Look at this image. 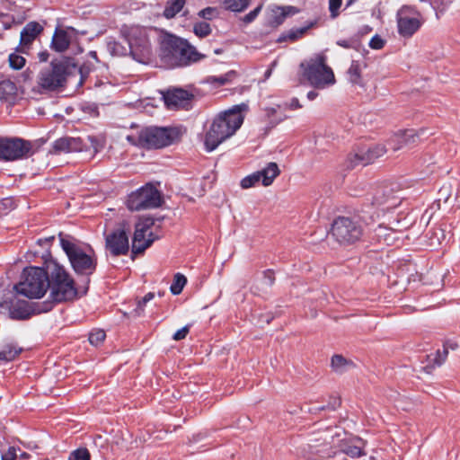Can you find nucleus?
<instances>
[{
    "instance_id": "1",
    "label": "nucleus",
    "mask_w": 460,
    "mask_h": 460,
    "mask_svg": "<svg viewBox=\"0 0 460 460\" xmlns=\"http://www.w3.org/2000/svg\"><path fill=\"white\" fill-rule=\"evenodd\" d=\"M49 274L50 296L56 302L70 301L78 296L85 295L88 290L89 279L86 285L81 289L75 287L74 279L69 276L63 266L56 261L47 263Z\"/></svg>"
},
{
    "instance_id": "2",
    "label": "nucleus",
    "mask_w": 460,
    "mask_h": 460,
    "mask_svg": "<svg viewBox=\"0 0 460 460\" xmlns=\"http://www.w3.org/2000/svg\"><path fill=\"white\" fill-rule=\"evenodd\" d=\"M247 108L246 104L236 105L215 119L207 132L205 144H221L233 136L242 126Z\"/></svg>"
},
{
    "instance_id": "3",
    "label": "nucleus",
    "mask_w": 460,
    "mask_h": 460,
    "mask_svg": "<svg viewBox=\"0 0 460 460\" xmlns=\"http://www.w3.org/2000/svg\"><path fill=\"white\" fill-rule=\"evenodd\" d=\"M364 233L363 217L358 212L337 216L331 225L330 234L341 246L358 243Z\"/></svg>"
},
{
    "instance_id": "4",
    "label": "nucleus",
    "mask_w": 460,
    "mask_h": 460,
    "mask_svg": "<svg viewBox=\"0 0 460 460\" xmlns=\"http://www.w3.org/2000/svg\"><path fill=\"white\" fill-rule=\"evenodd\" d=\"M161 58L167 66H183L190 62H196L202 56L181 40L168 36L161 43Z\"/></svg>"
},
{
    "instance_id": "5",
    "label": "nucleus",
    "mask_w": 460,
    "mask_h": 460,
    "mask_svg": "<svg viewBox=\"0 0 460 460\" xmlns=\"http://www.w3.org/2000/svg\"><path fill=\"white\" fill-rule=\"evenodd\" d=\"M60 245L66 252L75 273L89 276L95 270L97 261L91 254H87L70 235L59 234Z\"/></svg>"
},
{
    "instance_id": "6",
    "label": "nucleus",
    "mask_w": 460,
    "mask_h": 460,
    "mask_svg": "<svg viewBox=\"0 0 460 460\" xmlns=\"http://www.w3.org/2000/svg\"><path fill=\"white\" fill-rule=\"evenodd\" d=\"M303 75L314 89H325L336 83L333 70L327 65V57L323 53H317L309 60Z\"/></svg>"
},
{
    "instance_id": "7",
    "label": "nucleus",
    "mask_w": 460,
    "mask_h": 460,
    "mask_svg": "<svg viewBox=\"0 0 460 460\" xmlns=\"http://www.w3.org/2000/svg\"><path fill=\"white\" fill-rule=\"evenodd\" d=\"M49 286V274L48 270L40 267H30L24 270L22 280L15 286V289L29 298H40L44 296Z\"/></svg>"
},
{
    "instance_id": "8",
    "label": "nucleus",
    "mask_w": 460,
    "mask_h": 460,
    "mask_svg": "<svg viewBox=\"0 0 460 460\" xmlns=\"http://www.w3.org/2000/svg\"><path fill=\"white\" fill-rule=\"evenodd\" d=\"M187 128L181 125L148 127L139 133L140 144H171L186 140Z\"/></svg>"
},
{
    "instance_id": "9",
    "label": "nucleus",
    "mask_w": 460,
    "mask_h": 460,
    "mask_svg": "<svg viewBox=\"0 0 460 460\" xmlns=\"http://www.w3.org/2000/svg\"><path fill=\"white\" fill-rule=\"evenodd\" d=\"M111 146H52L48 151L50 155H64L67 158L90 161L92 159L102 160L110 157Z\"/></svg>"
},
{
    "instance_id": "10",
    "label": "nucleus",
    "mask_w": 460,
    "mask_h": 460,
    "mask_svg": "<svg viewBox=\"0 0 460 460\" xmlns=\"http://www.w3.org/2000/svg\"><path fill=\"white\" fill-rule=\"evenodd\" d=\"M163 196L152 183L131 192L127 199V207L131 211L155 208L162 205Z\"/></svg>"
},
{
    "instance_id": "11",
    "label": "nucleus",
    "mask_w": 460,
    "mask_h": 460,
    "mask_svg": "<svg viewBox=\"0 0 460 460\" xmlns=\"http://www.w3.org/2000/svg\"><path fill=\"white\" fill-rule=\"evenodd\" d=\"M75 69L68 61L51 63V65L40 71L38 76V84L44 89L55 90L63 86L66 77Z\"/></svg>"
},
{
    "instance_id": "12",
    "label": "nucleus",
    "mask_w": 460,
    "mask_h": 460,
    "mask_svg": "<svg viewBox=\"0 0 460 460\" xmlns=\"http://www.w3.org/2000/svg\"><path fill=\"white\" fill-rule=\"evenodd\" d=\"M125 37L132 58L139 63H148L151 58V48L146 30L131 27L125 32Z\"/></svg>"
},
{
    "instance_id": "13",
    "label": "nucleus",
    "mask_w": 460,
    "mask_h": 460,
    "mask_svg": "<svg viewBox=\"0 0 460 460\" xmlns=\"http://www.w3.org/2000/svg\"><path fill=\"white\" fill-rule=\"evenodd\" d=\"M352 153L348 155L346 160L347 169H353L358 165L366 166L386 153L385 146H356Z\"/></svg>"
},
{
    "instance_id": "14",
    "label": "nucleus",
    "mask_w": 460,
    "mask_h": 460,
    "mask_svg": "<svg viewBox=\"0 0 460 460\" xmlns=\"http://www.w3.org/2000/svg\"><path fill=\"white\" fill-rule=\"evenodd\" d=\"M155 220L152 217H142L136 224L132 241V252L142 253L157 238L150 228L155 226Z\"/></svg>"
},
{
    "instance_id": "15",
    "label": "nucleus",
    "mask_w": 460,
    "mask_h": 460,
    "mask_svg": "<svg viewBox=\"0 0 460 460\" xmlns=\"http://www.w3.org/2000/svg\"><path fill=\"white\" fill-rule=\"evenodd\" d=\"M127 231L126 224L122 223L111 233L106 234L105 247L113 256L128 253L129 243Z\"/></svg>"
},
{
    "instance_id": "16",
    "label": "nucleus",
    "mask_w": 460,
    "mask_h": 460,
    "mask_svg": "<svg viewBox=\"0 0 460 460\" xmlns=\"http://www.w3.org/2000/svg\"><path fill=\"white\" fill-rule=\"evenodd\" d=\"M279 172L280 171L276 163H269L265 168L244 177L241 181V187L243 189H249L259 182H261L265 187L270 186Z\"/></svg>"
},
{
    "instance_id": "17",
    "label": "nucleus",
    "mask_w": 460,
    "mask_h": 460,
    "mask_svg": "<svg viewBox=\"0 0 460 460\" xmlns=\"http://www.w3.org/2000/svg\"><path fill=\"white\" fill-rule=\"evenodd\" d=\"M367 442L352 434L344 433V438L338 441V451L351 458H358L366 455L365 447Z\"/></svg>"
},
{
    "instance_id": "18",
    "label": "nucleus",
    "mask_w": 460,
    "mask_h": 460,
    "mask_svg": "<svg viewBox=\"0 0 460 460\" xmlns=\"http://www.w3.org/2000/svg\"><path fill=\"white\" fill-rule=\"evenodd\" d=\"M33 146H0V160L14 161L31 155Z\"/></svg>"
},
{
    "instance_id": "19",
    "label": "nucleus",
    "mask_w": 460,
    "mask_h": 460,
    "mask_svg": "<svg viewBox=\"0 0 460 460\" xmlns=\"http://www.w3.org/2000/svg\"><path fill=\"white\" fill-rule=\"evenodd\" d=\"M190 98L191 94L182 89L170 90L164 96L165 105L171 110L186 108Z\"/></svg>"
},
{
    "instance_id": "20",
    "label": "nucleus",
    "mask_w": 460,
    "mask_h": 460,
    "mask_svg": "<svg viewBox=\"0 0 460 460\" xmlns=\"http://www.w3.org/2000/svg\"><path fill=\"white\" fill-rule=\"evenodd\" d=\"M397 31L403 38H411L419 31L422 25V21L417 17L401 16L396 17Z\"/></svg>"
},
{
    "instance_id": "21",
    "label": "nucleus",
    "mask_w": 460,
    "mask_h": 460,
    "mask_svg": "<svg viewBox=\"0 0 460 460\" xmlns=\"http://www.w3.org/2000/svg\"><path fill=\"white\" fill-rule=\"evenodd\" d=\"M427 128L416 130L414 128L400 129L395 134L396 140L394 144H415L422 142L430 135Z\"/></svg>"
},
{
    "instance_id": "22",
    "label": "nucleus",
    "mask_w": 460,
    "mask_h": 460,
    "mask_svg": "<svg viewBox=\"0 0 460 460\" xmlns=\"http://www.w3.org/2000/svg\"><path fill=\"white\" fill-rule=\"evenodd\" d=\"M42 27L37 22L28 23L21 31L20 47L22 53H26L31 43L41 32Z\"/></svg>"
},
{
    "instance_id": "23",
    "label": "nucleus",
    "mask_w": 460,
    "mask_h": 460,
    "mask_svg": "<svg viewBox=\"0 0 460 460\" xmlns=\"http://www.w3.org/2000/svg\"><path fill=\"white\" fill-rule=\"evenodd\" d=\"M72 38L73 30H56L51 42L52 49L58 52L65 51L68 48Z\"/></svg>"
},
{
    "instance_id": "24",
    "label": "nucleus",
    "mask_w": 460,
    "mask_h": 460,
    "mask_svg": "<svg viewBox=\"0 0 460 460\" xmlns=\"http://www.w3.org/2000/svg\"><path fill=\"white\" fill-rule=\"evenodd\" d=\"M286 9L283 6L270 4L266 10V21L270 26H279L286 18Z\"/></svg>"
},
{
    "instance_id": "25",
    "label": "nucleus",
    "mask_w": 460,
    "mask_h": 460,
    "mask_svg": "<svg viewBox=\"0 0 460 460\" xmlns=\"http://www.w3.org/2000/svg\"><path fill=\"white\" fill-rule=\"evenodd\" d=\"M9 314L14 320H26L31 316L32 310L27 302L18 301L10 306Z\"/></svg>"
},
{
    "instance_id": "26",
    "label": "nucleus",
    "mask_w": 460,
    "mask_h": 460,
    "mask_svg": "<svg viewBox=\"0 0 460 460\" xmlns=\"http://www.w3.org/2000/svg\"><path fill=\"white\" fill-rule=\"evenodd\" d=\"M331 367L336 374L342 375L350 368L355 367V364L351 359L346 358L341 354H334L331 358Z\"/></svg>"
},
{
    "instance_id": "27",
    "label": "nucleus",
    "mask_w": 460,
    "mask_h": 460,
    "mask_svg": "<svg viewBox=\"0 0 460 460\" xmlns=\"http://www.w3.org/2000/svg\"><path fill=\"white\" fill-rule=\"evenodd\" d=\"M318 25V19L306 20L301 26L289 28V41H296L303 38L310 29Z\"/></svg>"
},
{
    "instance_id": "28",
    "label": "nucleus",
    "mask_w": 460,
    "mask_h": 460,
    "mask_svg": "<svg viewBox=\"0 0 460 460\" xmlns=\"http://www.w3.org/2000/svg\"><path fill=\"white\" fill-rule=\"evenodd\" d=\"M347 73L349 75V82L352 84L361 87L364 86L361 76V66L358 61L352 60Z\"/></svg>"
},
{
    "instance_id": "29",
    "label": "nucleus",
    "mask_w": 460,
    "mask_h": 460,
    "mask_svg": "<svg viewBox=\"0 0 460 460\" xmlns=\"http://www.w3.org/2000/svg\"><path fill=\"white\" fill-rule=\"evenodd\" d=\"M22 349L13 343L5 344L2 350H0V360L11 361L13 360L21 352Z\"/></svg>"
},
{
    "instance_id": "30",
    "label": "nucleus",
    "mask_w": 460,
    "mask_h": 460,
    "mask_svg": "<svg viewBox=\"0 0 460 460\" xmlns=\"http://www.w3.org/2000/svg\"><path fill=\"white\" fill-rule=\"evenodd\" d=\"M185 3L186 0H168L164 11V15L167 19L174 17L182 10Z\"/></svg>"
},
{
    "instance_id": "31",
    "label": "nucleus",
    "mask_w": 460,
    "mask_h": 460,
    "mask_svg": "<svg viewBox=\"0 0 460 460\" xmlns=\"http://www.w3.org/2000/svg\"><path fill=\"white\" fill-rule=\"evenodd\" d=\"M336 45L346 49H353L359 51L361 49L366 52L368 51L361 45V41L358 40V36H352L349 39H339L336 40Z\"/></svg>"
},
{
    "instance_id": "32",
    "label": "nucleus",
    "mask_w": 460,
    "mask_h": 460,
    "mask_svg": "<svg viewBox=\"0 0 460 460\" xmlns=\"http://www.w3.org/2000/svg\"><path fill=\"white\" fill-rule=\"evenodd\" d=\"M237 76V73L234 70L228 71L222 75H213L208 78V82L211 84H217L218 86L231 84Z\"/></svg>"
},
{
    "instance_id": "33",
    "label": "nucleus",
    "mask_w": 460,
    "mask_h": 460,
    "mask_svg": "<svg viewBox=\"0 0 460 460\" xmlns=\"http://www.w3.org/2000/svg\"><path fill=\"white\" fill-rule=\"evenodd\" d=\"M20 53H22L21 47H19L15 52L9 55V66L14 70L22 69L26 63L25 58Z\"/></svg>"
},
{
    "instance_id": "34",
    "label": "nucleus",
    "mask_w": 460,
    "mask_h": 460,
    "mask_svg": "<svg viewBox=\"0 0 460 460\" xmlns=\"http://www.w3.org/2000/svg\"><path fill=\"white\" fill-rule=\"evenodd\" d=\"M15 93L16 85L13 82L4 80L0 83V99L9 100L11 97L14 96Z\"/></svg>"
},
{
    "instance_id": "35",
    "label": "nucleus",
    "mask_w": 460,
    "mask_h": 460,
    "mask_svg": "<svg viewBox=\"0 0 460 460\" xmlns=\"http://www.w3.org/2000/svg\"><path fill=\"white\" fill-rule=\"evenodd\" d=\"M251 0H223L224 7L233 12H242L250 4Z\"/></svg>"
},
{
    "instance_id": "36",
    "label": "nucleus",
    "mask_w": 460,
    "mask_h": 460,
    "mask_svg": "<svg viewBox=\"0 0 460 460\" xmlns=\"http://www.w3.org/2000/svg\"><path fill=\"white\" fill-rule=\"evenodd\" d=\"M451 3V0H429V4L435 11L438 19H439V13H443L449 7Z\"/></svg>"
},
{
    "instance_id": "37",
    "label": "nucleus",
    "mask_w": 460,
    "mask_h": 460,
    "mask_svg": "<svg viewBox=\"0 0 460 460\" xmlns=\"http://www.w3.org/2000/svg\"><path fill=\"white\" fill-rule=\"evenodd\" d=\"M186 282L187 279L183 275L177 273L174 276L172 284L171 285V292L173 295H179L182 291Z\"/></svg>"
},
{
    "instance_id": "38",
    "label": "nucleus",
    "mask_w": 460,
    "mask_h": 460,
    "mask_svg": "<svg viewBox=\"0 0 460 460\" xmlns=\"http://www.w3.org/2000/svg\"><path fill=\"white\" fill-rule=\"evenodd\" d=\"M109 51L114 56H125L128 49L117 41H110L107 45Z\"/></svg>"
},
{
    "instance_id": "39",
    "label": "nucleus",
    "mask_w": 460,
    "mask_h": 460,
    "mask_svg": "<svg viewBox=\"0 0 460 460\" xmlns=\"http://www.w3.org/2000/svg\"><path fill=\"white\" fill-rule=\"evenodd\" d=\"M68 460H91V455L87 448L82 447L71 452Z\"/></svg>"
},
{
    "instance_id": "40",
    "label": "nucleus",
    "mask_w": 460,
    "mask_h": 460,
    "mask_svg": "<svg viewBox=\"0 0 460 460\" xmlns=\"http://www.w3.org/2000/svg\"><path fill=\"white\" fill-rule=\"evenodd\" d=\"M341 404V397L337 394H332L329 397V401L326 404H323L324 408V411H336Z\"/></svg>"
},
{
    "instance_id": "41",
    "label": "nucleus",
    "mask_w": 460,
    "mask_h": 460,
    "mask_svg": "<svg viewBox=\"0 0 460 460\" xmlns=\"http://www.w3.org/2000/svg\"><path fill=\"white\" fill-rule=\"evenodd\" d=\"M193 31L198 37L204 38L211 32L210 25L208 22L196 23Z\"/></svg>"
},
{
    "instance_id": "42",
    "label": "nucleus",
    "mask_w": 460,
    "mask_h": 460,
    "mask_svg": "<svg viewBox=\"0 0 460 460\" xmlns=\"http://www.w3.org/2000/svg\"><path fill=\"white\" fill-rule=\"evenodd\" d=\"M341 4L342 0H328V8L332 19H336L339 16Z\"/></svg>"
},
{
    "instance_id": "43",
    "label": "nucleus",
    "mask_w": 460,
    "mask_h": 460,
    "mask_svg": "<svg viewBox=\"0 0 460 460\" xmlns=\"http://www.w3.org/2000/svg\"><path fill=\"white\" fill-rule=\"evenodd\" d=\"M385 44L386 40L377 33L373 35L368 42L369 48L375 50L383 49Z\"/></svg>"
},
{
    "instance_id": "44",
    "label": "nucleus",
    "mask_w": 460,
    "mask_h": 460,
    "mask_svg": "<svg viewBox=\"0 0 460 460\" xmlns=\"http://www.w3.org/2000/svg\"><path fill=\"white\" fill-rule=\"evenodd\" d=\"M105 337L106 334L103 330H95L90 333L89 341L91 344L98 346L104 341Z\"/></svg>"
},
{
    "instance_id": "45",
    "label": "nucleus",
    "mask_w": 460,
    "mask_h": 460,
    "mask_svg": "<svg viewBox=\"0 0 460 460\" xmlns=\"http://www.w3.org/2000/svg\"><path fill=\"white\" fill-rule=\"evenodd\" d=\"M0 144H29L27 140L18 137L0 136Z\"/></svg>"
},
{
    "instance_id": "46",
    "label": "nucleus",
    "mask_w": 460,
    "mask_h": 460,
    "mask_svg": "<svg viewBox=\"0 0 460 460\" xmlns=\"http://www.w3.org/2000/svg\"><path fill=\"white\" fill-rule=\"evenodd\" d=\"M447 350H440L438 349L435 354V358L433 359V364L437 367H440L444 364L447 358Z\"/></svg>"
},
{
    "instance_id": "47",
    "label": "nucleus",
    "mask_w": 460,
    "mask_h": 460,
    "mask_svg": "<svg viewBox=\"0 0 460 460\" xmlns=\"http://www.w3.org/2000/svg\"><path fill=\"white\" fill-rule=\"evenodd\" d=\"M261 8H262L261 4L257 6L255 9H253L252 11H251L249 13H247L246 15H244L243 17V22L245 23H250V22H253L257 18L259 13H261Z\"/></svg>"
},
{
    "instance_id": "48",
    "label": "nucleus",
    "mask_w": 460,
    "mask_h": 460,
    "mask_svg": "<svg viewBox=\"0 0 460 460\" xmlns=\"http://www.w3.org/2000/svg\"><path fill=\"white\" fill-rule=\"evenodd\" d=\"M155 297L153 292L147 293L141 300L138 301L136 311L139 314L143 311L144 305Z\"/></svg>"
},
{
    "instance_id": "49",
    "label": "nucleus",
    "mask_w": 460,
    "mask_h": 460,
    "mask_svg": "<svg viewBox=\"0 0 460 460\" xmlns=\"http://www.w3.org/2000/svg\"><path fill=\"white\" fill-rule=\"evenodd\" d=\"M5 3V0H0V7L4 5ZM0 21L3 23L4 28L7 29L10 26L12 19L7 14H4V13L0 12Z\"/></svg>"
},
{
    "instance_id": "50",
    "label": "nucleus",
    "mask_w": 460,
    "mask_h": 460,
    "mask_svg": "<svg viewBox=\"0 0 460 460\" xmlns=\"http://www.w3.org/2000/svg\"><path fill=\"white\" fill-rule=\"evenodd\" d=\"M16 449L13 447H9L8 451L2 455V460H16Z\"/></svg>"
},
{
    "instance_id": "51",
    "label": "nucleus",
    "mask_w": 460,
    "mask_h": 460,
    "mask_svg": "<svg viewBox=\"0 0 460 460\" xmlns=\"http://www.w3.org/2000/svg\"><path fill=\"white\" fill-rule=\"evenodd\" d=\"M188 333H189V326H184L181 330H178L174 333L172 338L174 341H181V340H183L187 336Z\"/></svg>"
},
{
    "instance_id": "52",
    "label": "nucleus",
    "mask_w": 460,
    "mask_h": 460,
    "mask_svg": "<svg viewBox=\"0 0 460 460\" xmlns=\"http://www.w3.org/2000/svg\"><path fill=\"white\" fill-rule=\"evenodd\" d=\"M372 31H373V28L371 26L365 24L358 29V32L356 34H354V36H358V40L360 41V39L363 36L370 33Z\"/></svg>"
},
{
    "instance_id": "53",
    "label": "nucleus",
    "mask_w": 460,
    "mask_h": 460,
    "mask_svg": "<svg viewBox=\"0 0 460 460\" xmlns=\"http://www.w3.org/2000/svg\"><path fill=\"white\" fill-rule=\"evenodd\" d=\"M458 348V343L453 340H447L443 343V350L448 352L449 349L456 350Z\"/></svg>"
},
{
    "instance_id": "54",
    "label": "nucleus",
    "mask_w": 460,
    "mask_h": 460,
    "mask_svg": "<svg viewBox=\"0 0 460 460\" xmlns=\"http://www.w3.org/2000/svg\"><path fill=\"white\" fill-rule=\"evenodd\" d=\"M263 281H264V284L267 286L272 285V283L274 281L273 272H271L270 270L264 271L263 272Z\"/></svg>"
},
{
    "instance_id": "55",
    "label": "nucleus",
    "mask_w": 460,
    "mask_h": 460,
    "mask_svg": "<svg viewBox=\"0 0 460 460\" xmlns=\"http://www.w3.org/2000/svg\"><path fill=\"white\" fill-rule=\"evenodd\" d=\"M215 10L213 8L208 7L205 8L199 13V16L201 18L210 19Z\"/></svg>"
},
{
    "instance_id": "56",
    "label": "nucleus",
    "mask_w": 460,
    "mask_h": 460,
    "mask_svg": "<svg viewBox=\"0 0 460 460\" xmlns=\"http://www.w3.org/2000/svg\"><path fill=\"white\" fill-rule=\"evenodd\" d=\"M13 202L11 199H4L0 200V209H9L12 208Z\"/></svg>"
},
{
    "instance_id": "57",
    "label": "nucleus",
    "mask_w": 460,
    "mask_h": 460,
    "mask_svg": "<svg viewBox=\"0 0 460 460\" xmlns=\"http://www.w3.org/2000/svg\"><path fill=\"white\" fill-rule=\"evenodd\" d=\"M302 107L298 98L296 97H292L290 100H289V110H296V109H300Z\"/></svg>"
},
{
    "instance_id": "58",
    "label": "nucleus",
    "mask_w": 460,
    "mask_h": 460,
    "mask_svg": "<svg viewBox=\"0 0 460 460\" xmlns=\"http://www.w3.org/2000/svg\"><path fill=\"white\" fill-rule=\"evenodd\" d=\"M318 96V92L316 91V89L314 88V90H310L307 93H306V98L309 100V101H314L317 98Z\"/></svg>"
},
{
    "instance_id": "59",
    "label": "nucleus",
    "mask_w": 460,
    "mask_h": 460,
    "mask_svg": "<svg viewBox=\"0 0 460 460\" xmlns=\"http://www.w3.org/2000/svg\"><path fill=\"white\" fill-rule=\"evenodd\" d=\"M321 411H324V408L323 405H314V406L309 408V412L314 413V414L319 413Z\"/></svg>"
},
{
    "instance_id": "60",
    "label": "nucleus",
    "mask_w": 460,
    "mask_h": 460,
    "mask_svg": "<svg viewBox=\"0 0 460 460\" xmlns=\"http://www.w3.org/2000/svg\"><path fill=\"white\" fill-rule=\"evenodd\" d=\"M72 140H75V139L71 138V137L60 138L59 140L56 141V144H60V145H63V144H72Z\"/></svg>"
},
{
    "instance_id": "61",
    "label": "nucleus",
    "mask_w": 460,
    "mask_h": 460,
    "mask_svg": "<svg viewBox=\"0 0 460 460\" xmlns=\"http://www.w3.org/2000/svg\"><path fill=\"white\" fill-rule=\"evenodd\" d=\"M299 13V9L296 6L289 5V18Z\"/></svg>"
},
{
    "instance_id": "62",
    "label": "nucleus",
    "mask_w": 460,
    "mask_h": 460,
    "mask_svg": "<svg viewBox=\"0 0 460 460\" xmlns=\"http://www.w3.org/2000/svg\"><path fill=\"white\" fill-rule=\"evenodd\" d=\"M217 146H204V151L206 153L213 152Z\"/></svg>"
},
{
    "instance_id": "63",
    "label": "nucleus",
    "mask_w": 460,
    "mask_h": 460,
    "mask_svg": "<svg viewBox=\"0 0 460 460\" xmlns=\"http://www.w3.org/2000/svg\"><path fill=\"white\" fill-rule=\"evenodd\" d=\"M358 0H346V4H345V8H348L349 7L350 5H352L355 2H357Z\"/></svg>"
},
{
    "instance_id": "64",
    "label": "nucleus",
    "mask_w": 460,
    "mask_h": 460,
    "mask_svg": "<svg viewBox=\"0 0 460 460\" xmlns=\"http://www.w3.org/2000/svg\"><path fill=\"white\" fill-rule=\"evenodd\" d=\"M374 202H375L376 204H377V205H381V204H383V201H382V200H380V199H379V197H378L377 195H376V196L374 197Z\"/></svg>"
}]
</instances>
